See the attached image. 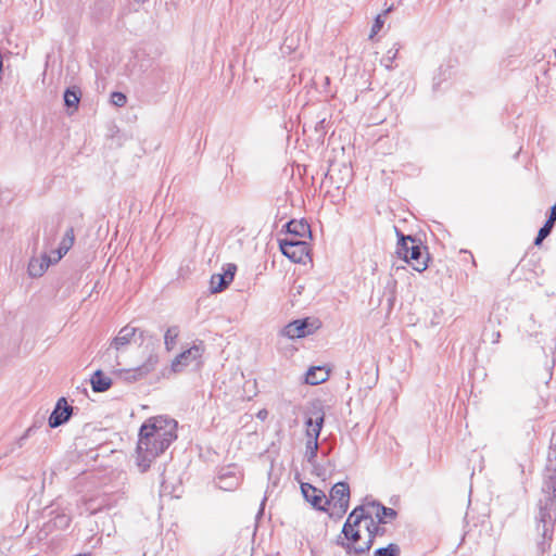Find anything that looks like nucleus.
I'll use <instances>...</instances> for the list:
<instances>
[{"label":"nucleus","instance_id":"f257e3e1","mask_svg":"<svg viewBox=\"0 0 556 556\" xmlns=\"http://www.w3.org/2000/svg\"><path fill=\"white\" fill-rule=\"evenodd\" d=\"M137 334L141 342L147 338H153L149 336L147 331L127 325L118 331L117 336L111 341L110 346L100 356L103 364L127 382L143 379L152 372L159 364V355L152 350L142 365L129 369L119 368L118 353L129 345Z\"/></svg>","mask_w":556,"mask_h":556},{"label":"nucleus","instance_id":"f03ea898","mask_svg":"<svg viewBox=\"0 0 556 556\" xmlns=\"http://www.w3.org/2000/svg\"><path fill=\"white\" fill-rule=\"evenodd\" d=\"M177 422L174 419L157 416L148 419L140 428L137 444V465L147 471L151 463L176 440Z\"/></svg>","mask_w":556,"mask_h":556},{"label":"nucleus","instance_id":"7ed1b4c3","mask_svg":"<svg viewBox=\"0 0 556 556\" xmlns=\"http://www.w3.org/2000/svg\"><path fill=\"white\" fill-rule=\"evenodd\" d=\"M539 525L542 526V535L549 538L556 521V448L549 446L544 471L542 495L538 503Z\"/></svg>","mask_w":556,"mask_h":556},{"label":"nucleus","instance_id":"20e7f679","mask_svg":"<svg viewBox=\"0 0 556 556\" xmlns=\"http://www.w3.org/2000/svg\"><path fill=\"white\" fill-rule=\"evenodd\" d=\"M399 240L396 245V254L407 264H409L414 270L424 271L428 267L429 254L427 248L422 247L420 240L412 236H405L396 230Z\"/></svg>","mask_w":556,"mask_h":556},{"label":"nucleus","instance_id":"39448f33","mask_svg":"<svg viewBox=\"0 0 556 556\" xmlns=\"http://www.w3.org/2000/svg\"><path fill=\"white\" fill-rule=\"evenodd\" d=\"M365 509L363 507H355L348 516L346 521L342 528V536H338L336 543L343 547L348 554L355 555V552L351 547H346V543L354 546L362 545V529H364Z\"/></svg>","mask_w":556,"mask_h":556},{"label":"nucleus","instance_id":"423d86ee","mask_svg":"<svg viewBox=\"0 0 556 556\" xmlns=\"http://www.w3.org/2000/svg\"><path fill=\"white\" fill-rule=\"evenodd\" d=\"M552 379V370L547 355H543L542 364L538 368H533L529 372V391L533 389L535 394L532 402L536 405H543L548 395V382ZM529 396L531 394L529 393Z\"/></svg>","mask_w":556,"mask_h":556},{"label":"nucleus","instance_id":"0eeeda50","mask_svg":"<svg viewBox=\"0 0 556 556\" xmlns=\"http://www.w3.org/2000/svg\"><path fill=\"white\" fill-rule=\"evenodd\" d=\"M281 253L294 263H304L309 254V245L306 241L296 238L279 239Z\"/></svg>","mask_w":556,"mask_h":556},{"label":"nucleus","instance_id":"6e6552de","mask_svg":"<svg viewBox=\"0 0 556 556\" xmlns=\"http://www.w3.org/2000/svg\"><path fill=\"white\" fill-rule=\"evenodd\" d=\"M366 519H364V530L367 532L366 540H363L362 545L354 546L352 544L346 543V547H351L352 551L355 552L356 556L364 555L368 553L374 544L375 538L377 535H383L386 532V529L380 527L377 520H375L371 515L365 514Z\"/></svg>","mask_w":556,"mask_h":556},{"label":"nucleus","instance_id":"1a4fd4ad","mask_svg":"<svg viewBox=\"0 0 556 556\" xmlns=\"http://www.w3.org/2000/svg\"><path fill=\"white\" fill-rule=\"evenodd\" d=\"M330 504L338 509V517L344 515L350 503V486L346 482H338L330 490Z\"/></svg>","mask_w":556,"mask_h":556},{"label":"nucleus","instance_id":"9d476101","mask_svg":"<svg viewBox=\"0 0 556 556\" xmlns=\"http://www.w3.org/2000/svg\"><path fill=\"white\" fill-rule=\"evenodd\" d=\"M315 329H317V327L314 326L308 318L296 319L285 326L281 330V334L290 339H299L313 333Z\"/></svg>","mask_w":556,"mask_h":556},{"label":"nucleus","instance_id":"9b49d317","mask_svg":"<svg viewBox=\"0 0 556 556\" xmlns=\"http://www.w3.org/2000/svg\"><path fill=\"white\" fill-rule=\"evenodd\" d=\"M301 492L304 498L317 510L326 511V506L330 505V501H328L325 493L309 483H302Z\"/></svg>","mask_w":556,"mask_h":556},{"label":"nucleus","instance_id":"f8f14e48","mask_svg":"<svg viewBox=\"0 0 556 556\" xmlns=\"http://www.w3.org/2000/svg\"><path fill=\"white\" fill-rule=\"evenodd\" d=\"M73 414V407L67 403L65 397L58 400L52 410L48 424L50 428H58L67 422Z\"/></svg>","mask_w":556,"mask_h":556},{"label":"nucleus","instance_id":"ddd939ff","mask_svg":"<svg viewBox=\"0 0 556 556\" xmlns=\"http://www.w3.org/2000/svg\"><path fill=\"white\" fill-rule=\"evenodd\" d=\"M325 421V413L320 405L314 406L311 412V416L306 419V437L308 440H316L320 435V431L323 429Z\"/></svg>","mask_w":556,"mask_h":556},{"label":"nucleus","instance_id":"4468645a","mask_svg":"<svg viewBox=\"0 0 556 556\" xmlns=\"http://www.w3.org/2000/svg\"><path fill=\"white\" fill-rule=\"evenodd\" d=\"M359 507L366 509V515H371L378 523H387L388 521L394 520L397 516V513L393 508L386 507L381 503L375 501L367 505H361Z\"/></svg>","mask_w":556,"mask_h":556},{"label":"nucleus","instance_id":"2eb2a0df","mask_svg":"<svg viewBox=\"0 0 556 556\" xmlns=\"http://www.w3.org/2000/svg\"><path fill=\"white\" fill-rule=\"evenodd\" d=\"M204 348L200 345H192L188 350L178 354L172 362V370L174 372L180 371L185 366H188L191 361H195L201 357Z\"/></svg>","mask_w":556,"mask_h":556},{"label":"nucleus","instance_id":"dca6fc26","mask_svg":"<svg viewBox=\"0 0 556 556\" xmlns=\"http://www.w3.org/2000/svg\"><path fill=\"white\" fill-rule=\"evenodd\" d=\"M286 228H287V232L289 235L298 237L296 239L303 240L306 237H308V238L312 237L311 227H309L308 223L305 220L292 219L287 223Z\"/></svg>","mask_w":556,"mask_h":556},{"label":"nucleus","instance_id":"f3484780","mask_svg":"<svg viewBox=\"0 0 556 556\" xmlns=\"http://www.w3.org/2000/svg\"><path fill=\"white\" fill-rule=\"evenodd\" d=\"M51 262V258L46 254L40 258L33 257L28 263V275L33 278L41 277L48 269Z\"/></svg>","mask_w":556,"mask_h":556},{"label":"nucleus","instance_id":"a211bd4d","mask_svg":"<svg viewBox=\"0 0 556 556\" xmlns=\"http://www.w3.org/2000/svg\"><path fill=\"white\" fill-rule=\"evenodd\" d=\"M74 241H75L74 228L70 227L65 231V233H64V236L62 238V241L60 242L59 248L55 250L56 257L53 258V262L60 261L70 251V249L73 247Z\"/></svg>","mask_w":556,"mask_h":556},{"label":"nucleus","instance_id":"6ab92c4d","mask_svg":"<svg viewBox=\"0 0 556 556\" xmlns=\"http://www.w3.org/2000/svg\"><path fill=\"white\" fill-rule=\"evenodd\" d=\"M329 377L327 370L323 367H311L305 374V382L311 386H316L325 382Z\"/></svg>","mask_w":556,"mask_h":556},{"label":"nucleus","instance_id":"aec40b11","mask_svg":"<svg viewBox=\"0 0 556 556\" xmlns=\"http://www.w3.org/2000/svg\"><path fill=\"white\" fill-rule=\"evenodd\" d=\"M91 387L94 392H104L110 389L112 380L101 369L94 371L91 377Z\"/></svg>","mask_w":556,"mask_h":556},{"label":"nucleus","instance_id":"412c9836","mask_svg":"<svg viewBox=\"0 0 556 556\" xmlns=\"http://www.w3.org/2000/svg\"><path fill=\"white\" fill-rule=\"evenodd\" d=\"M80 97L81 91L78 87L72 86L66 88L63 97L65 106L68 109L74 108L76 110L80 101Z\"/></svg>","mask_w":556,"mask_h":556},{"label":"nucleus","instance_id":"4be33fe9","mask_svg":"<svg viewBox=\"0 0 556 556\" xmlns=\"http://www.w3.org/2000/svg\"><path fill=\"white\" fill-rule=\"evenodd\" d=\"M217 486L225 491H232L239 485V479L232 475H220L217 478Z\"/></svg>","mask_w":556,"mask_h":556},{"label":"nucleus","instance_id":"5701e85b","mask_svg":"<svg viewBox=\"0 0 556 556\" xmlns=\"http://www.w3.org/2000/svg\"><path fill=\"white\" fill-rule=\"evenodd\" d=\"M501 333L498 330H495L494 324L491 319H489L488 325L484 326L482 331V340L484 342L497 343L500 340Z\"/></svg>","mask_w":556,"mask_h":556},{"label":"nucleus","instance_id":"b1692460","mask_svg":"<svg viewBox=\"0 0 556 556\" xmlns=\"http://www.w3.org/2000/svg\"><path fill=\"white\" fill-rule=\"evenodd\" d=\"M179 327L178 326H172L167 328L164 334V344L166 350L169 352L176 346V341L179 336Z\"/></svg>","mask_w":556,"mask_h":556},{"label":"nucleus","instance_id":"393cba45","mask_svg":"<svg viewBox=\"0 0 556 556\" xmlns=\"http://www.w3.org/2000/svg\"><path fill=\"white\" fill-rule=\"evenodd\" d=\"M401 548L395 543H390L386 547H379L374 552V556H400Z\"/></svg>","mask_w":556,"mask_h":556},{"label":"nucleus","instance_id":"a878e982","mask_svg":"<svg viewBox=\"0 0 556 556\" xmlns=\"http://www.w3.org/2000/svg\"><path fill=\"white\" fill-rule=\"evenodd\" d=\"M228 287L227 280L220 275L216 274L211 277V291L217 293Z\"/></svg>","mask_w":556,"mask_h":556},{"label":"nucleus","instance_id":"bb28decb","mask_svg":"<svg viewBox=\"0 0 556 556\" xmlns=\"http://www.w3.org/2000/svg\"><path fill=\"white\" fill-rule=\"evenodd\" d=\"M305 458L308 463H313L318 452V441L308 440L306 441Z\"/></svg>","mask_w":556,"mask_h":556},{"label":"nucleus","instance_id":"cd10ccee","mask_svg":"<svg viewBox=\"0 0 556 556\" xmlns=\"http://www.w3.org/2000/svg\"><path fill=\"white\" fill-rule=\"evenodd\" d=\"M392 11V7L388 8L383 14H379L377 15V17L375 18V22L372 24V27H371V30H370V34H369V39H372L379 31L380 29L382 28L383 26V18L382 16L390 13Z\"/></svg>","mask_w":556,"mask_h":556},{"label":"nucleus","instance_id":"c85d7f7f","mask_svg":"<svg viewBox=\"0 0 556 556\" xmlns=\"http://www.w3.org/2000/svg\"><path fill=\"white\" fill-rule=\"evenodd\" d=\"M111 102L114 105L122 108V106H124L126 104L127 97L123 92L114 91L111 94Z\"/></svg>","mask_w":556,"mask_h":556},{"label":"nucleus","instance_id":"c756f323","mask_svg":"<svg viewBox=\"0 0 556 556\" xmlns=\"http://www.w3.org/2000/svg\"><path fill=\"white\" fill-rule=\"evenodd\" d=\"M54 526L58 527V528H67L71 523V518L67 516V515H58L55 518H54Z\"/></svg>","mask_w":556,"mask_h":556},{"label":"nucleus","instance_id":"7c9ffc66","mask_svg":"<svg viewBox=\"0 0 556 556\" xmlns=\"http://www.w3.org/2000/svg\"><path fill=\"white\" fill-rule=\"evenodd\" d=\"M551 233V230L547 229V227L543 226L538 233V237L535 238L534 244L539 245L541 242Z\"/></svg>","mask_w":556,"mask_h":556},{"label":"nucleus","instance_id":"2f4dec72","mask_svg":"<svg viewBox=\"0 0 556 556\" xmlns=\"http://www.w3.org/2000/svg\"><path fill=\"white\" fill-rule=\"evenodd\" d=\"M235 273H236V266L230 264L228 266L227 270L220 275L227 280V283L229 285L233 280Z\"/></svg>","mask_w":556,"mask_h":556},{"label":"nucleus","instance_id":"473e14b6","mask_svg":"<svg viewBox=\"0 0 556 556\" xmlns=\"http://www.w3.org/2000/svg\"><path fill=\"white\" fill-rule=\"evenodd\" d=\"M56 231H58V226H51L50 228H48V226H46V228H45V233L49 235L50 237H54Z\"/></svg>","mask_w":556,"mask_h":556},{"label":"nucleus","instance_id":"72a5a7b5","mask_svg":"<svg viewBox=\"0 0 556 556\" xmlns=\"http://www.w3.org/2000/svg\"><path fill=\"white\" fill-rule=\"evenodd\" d=\"M28 432H29V429L27 430V432H26L24 435H22V437L17 440L16 444L18 445V447H22V446H23L24 441H25V439H26V438H27V435H28Z\"/></svg>","mask_w":556,"mask_h":556},{"label":"nucleus","instance_id":"f704fd0d","mask_svg":"<svg viewBox=\"0 0 556 556\" xmlns=\"http://www.w3.org/2000/svg\"><path fill=\"white\" fill-rule=\"evenodd\" d=\"M555 222H556V220H554V219H552V218H549V217H548V219L546 220V223L544 224V226H545V227H547V229L552 231V228H553V226H554V223H555Z\"/></svg>","mask_w":556,"mask_h":556},{"label":"nucleus","instance_id":"c9c22d12","mask_svg":"<svg viewBox=\"0 0 556 556\" xmlns=\"http://www.w3.org/2000/svg\"><path fill=\"white\" fill-rule=\"evenodd\" d=\"M396 53H397V49L395 51H392V50L388 51V60H389V62H391L393 59H395Z\"/></svg>","mask_w":556,"mask_h":556},{"label":"nucleus","instance_id":"e433bc0d","mask_svg":"<svg viewBox=\"0 0 556 556\" xmlns=\"http://www.w3.org/2000/svg\"><path fill=\"white\" fill-rule=\"evenodd\" d=\"M549 218L556 220V205L552 206Z\"/></svg>","mask_w":556,"mask_h":556},{"label":"nucleus","instance_id":"4c0bfd02","mask_svg":"<svg viewBox=\"0 0 556 556\" xmlns=\"http://www.w3.org/2000/svg\"><path fill=\"white\" fill-rule=\"evenodd\" d=\"M266 416H267V410L266 409H262L257 414V417L261 418V419H265Z\"/></svg>","mask_w":556,"mask_h":556}]
</instances>
